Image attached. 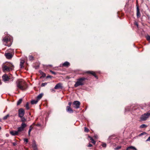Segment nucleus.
I'll return each instance as SVG.
<instances>
[{
    "mask_svg": "<svg viewBox=\"0 0 150 150\" xmlns=\"http://www.w3.org/2000/svg\"><path fill=\"white\" fill-rule=\"evenodd\" d=\"M16 83L17 88L22 90H25L26 83L23 80L21 79L18 80L17 81Z\"/></svg>",
    "mask_w": 150,
    "mask_h": 150,
    "instance_id": "1",
    "label": "nucleus"
},
{
    "mask_svg": "<svg viewBox=\"0 0 150 150\" xmlns=\"http://www.w3.org/2000/svg\"><path fill=\"white\" fill-rule=\"evenodd\" d=\"M87 79L85 77H81L77 79V81L74 85L75 87H76L79 86H82L84 84V81Z\"/></svg>",
    "mask_w": 150,
    "mask_h": 150,
    "instance_id": "2",
    "label": "nucleus"
},
{
    "mask_svg": "<svg viewBox=\"0 0 150 150\" xmlns=\"http://www.w3.org/2000/svg\"><path fill=\"white\" fill-rule=\"evenodd\" d=\"M3 41L4 45L6 46L10 47L11 44L9 38L7 37H5L3 39Z\"/></svg>",
    "mask_w": 150,
    "mask_h": 150,
    "instance_id": "3",
    "label": "nucleus"
},
{
    "mask_svg": "<svg viewBox=\"0 0 150 150\" xmlns=\"http://www.w3.org/2000/svg\"><path fill=\"white\" fill-rule=\"evenodd\" d=\"M8 65L10 67H8L6 66H4L3 68V71H9L10 69H12L14 68V66L12 64H9Z\"/></svg>",
    "mask_w": 150,
    "mask_h": 150,
    "instance_id": "4",
    "label": "nucleus"
},
{
    "mask_svg": "<svg viewBox=\"0 0 150 150\" xmlns=\"http://www.w3.org/2000/svg\"><path fill=\"white\" fill-rule=\"evenodd\" d=\"M27 126V125L25 123H22L21 125V126L18 127L17 131L19 133L23 131L25 128Z\"/></svg>",
    "mask_w": 150,
    "mask_h": 150,
    "instance_id": "5",
    "label": "nucleus"
},
{
    "mask_svg": "<svg viewBox=\"0 0 150 150\" xmlns=\"http://www.w3.org/2000/svg\"><path fill=\"white\" fill-rule=\"evenodd\" d=\"M73 107L76 109H78L79 108L80 103L78 101H75L73 103Z\"/></svg>",
    "mask_w": 150,
    "mask_h": 150,
    "instance_id": "6",
    "label": "nucleus"
},
{
    "mask_svg": "<svg viewBox=\"0 0 150 150\" xmlns=\"http://www.w3.org/2000/svg\"><path fill=\"white\" fill-rule=\"evenodd\" d=\"M150 115V113H149L144 114L142 115L141 117V120L142 121L145 120L148 118Z\"/></svg>",
    "mask_w": 150,
    "mask_h": 150,
    "instance_id": "7",
    "label": "nucleus"
},
{
    "mask_svg": "<svg viewBox=\"0 0 150 150\" xmlns=\"http://www.w3.org/2000/svg\"><path fill=\"white\" fill-rule=\"evenodd\" d=\"M25 114V111L23 108H20L18 110V116L19 117H23Z\"/></svg>",
    "mask_w": 150,
    "mask_h": 150,
    "instance_id": "8",
    "label": "nucleus"
},
{
    "mask_svg": "<svg viewBox=\"0 0 150 150\" xmlns=\"http://www.w3.org/2000/svg\"><path fill=\"white\" fill-rule=\"evenodd\" d=\"M4 55L6 58L8 59H11L13 56V55L10 52L6 53Z\"/></svg>",
    "mask_w": 150,
    "mask_h": 150,
    "instance_id": "9",
    "label": "nucleus"
},
{
    "mask_svg": "<svg viewBox=\"0 0 150 150\" xmlns=\"http://www.w3.org/2000/svg\"><path fill=\"white\" fill-rule=\"evenodd\" d=\"M55 89H62V84L61 83H59L57 84L54 87Z\"/></svg>",
    "mask_w": 150,
    "mask_h": 150,
    "instance_id": "10",
    "label": "nucleus"
},
{
    "mask_svg": "<svg viewBox=\"0 0 150 150\" xmlns=\"http://www.w3.org/2000/svg\"><path fill=\"white\" fill-rule=\"evenodd\" d=\"M32 147H33V150H38L36 143L35 141L34 140L33 141Z\"/></svg>",
    "mask_w": 150,
    "mask_h": 150,
    "instance_id": "11",
    "label": "nucleus"
},
{
    "mask_svg": "<svg viewBox=\"0 0 150 150\" xmlns=\"http://www.w3.org/2000/svg\"><path fill=\"white\" fill-rule=\"evenodd\" d=\"M2 78L4 81H8L10 79L9 77L6 74L2 76Z\"/></svg>",
    "mask_w": 150,
    "mask_h": 150,
    "instance_id": "12",
    "label": "nucleus"
},
{
    "mask_svg": "<svg viewBox=\"0 0 150 150\" xmlns=\"http://www.w3.org/2000/svg\"><path fill=\"white\" fill-rule=\"evenodd\" d=\"M86 73L92 75L93 76L96 78L98 79V78L97 76L96 75L95 72L92 71H88L86 72Z\"/></svg>",
    "mask_w": 150,
    "mask_h": 150,
    "instance_id": "13",
    "label": "nucleus"
},
{
    "mask_svg": "<svg viewBox=\"0 0 150 150\" xmlns=\"http://www.w3.org/2000/svg\"><path fill=\"white\" fill-rule=\"evenodd\" d=\"M10 134L13 136L18 135V132L17 131H12L10 132Z\"/></svg>",
    "mask_w": 150,
    "mask_h": 150,
    "instance_id": "14",
    "label": "nucleus"
},
{
    "mask_svg": "<svg viewBox=\"0 0 150 150\" xmlns=\"http://www.w3.org/2000/svg\"><path fill=\"white\" fill-rule=\"evenodd\" d=\"M66 110L67 112L70 113H72L73 112V111L70 108V106H67V107Z\"/></svg>",
    "mask_w": 150,
    "mask_h": 150,
    "instance_id": "15",
    "label": "nucleus"
},
{
    "mask_svg": "<svg viewBox=\"0 0 150 150\" xmlns=\"http://www.w3.org/2000/svg\"><path fill=\"white\" fill-rule=\"evenodd\" d=\"M137 16L138 18L140 17L141 16L139 9L138 6H137Z\"/></svg>",
    "mask_w": 150,
    "mask_h": 150,
    "instance_id": "16",
    "label": "nucleus"
},
{
    "mask_svg": "<svg viewBox=\"0 0 150 150\" xmlns=\"http://www.w3.org/2000/svg\"><path fill=\"white\" fill-rule=\"evenodd\" d=\"M70 65V63L68 62H65L62 64V67H67Z\"/></svg>",
    "mask_w": 150,
    "mask_h": 150,
    "instance_id": "17",
    "label": "nucleus"
},
{
    "mask_svg": "<svg viewBox=\"0 0 150 150\" xmlns=\"http://www.w3.org/2000/svg\"><path fill=\"white\" fill-rule=\"evenodd\" d=\"M21 118V121L22 122V123H25V122H26L27 120L26 119H25L24 117H20Z\"/></svg>",
    "mask_w": 150,
    "mask_h": 150,
    "instance_id": "18",
    "label": "nucleus"
},
{
    "mask_svg": "<svg viewBox=\"0 0 150 150\" xmlns=\"http://www.w3.org/2000/svg\"><path fill=\"white\" fill-rule=\"evenodd\" d=\"M43 93H41L39 94L37 96V100H40L42 97L43 96Z\"/></svg>",
    "mask_w": 150,
    "mask_h": 150,
    "instance_id": "19",
    "label": "nucleus"
},
{
    "mask_svg": "<svg viewBox=\"0 0 150 150\" xmlns=\"http://www.w3.org/2000/svg\"><path fill=\"white\" fill-rule=\"evenodd\" d=\"M24 63V60H22L21 61L20 66L21 68H22L23 67V64Z\"/></svg>",
    "mask_w": 150,
    "mask_h": 150,
    "instance_id": "20",
    "label": "nucleus"
},
{
    "mask_svg": "<svg viewBox=\"0 0 150 150\" xmlns=\"http://www.w3.org/2000/svg\"><path fill=\"white\" fill-rule=\"evenodd\" d=\"M129 149H132L133 150H137V149L134 147L132 146H130L128 147L127 149V150H128Z\"/></svg>",
    "mask_w": 150,
    "mask_h": 150,
    "instance_id": "21",
    "label": "nucleus"
},
{
    "mask_svg": "<svg viewBox=\"0 0 150 150\" xmlns=\"http://www.w3.org/2000/svg\"><path fill=\"white\" fill-rule=\"evenodd\" d=\"M38 101V100H32L31 101V103L32 104H36Z\"/></svg>",
    "mask_w": 150,
    "mask_h": 150,
    "instance_id": "22",
    "label": "nucleus"
},
{
    "mask_svg": "<svg viewBox=\"0 0 150 150\" xmlns=\"http://www.w3.org/2000/svg\"><path fill=\"white\" fill-rule=\"evenodd\" d=\"M89 137L90 139V140L91 141V142L93 144H95L96 143V141L95 140H94L93 138L91 137Z\"/></svg>",
    "mask_w": 150,
    "mask_h": 150,
    "instance_id": "23",
    "label": "nucleus"
},
{
    "mask_svg": "<svg viewBox=\"0 0 150 150\" xmlns=\"http://www.w3.org/2000/svg\"><path fill=\"white\" fill-rule=\"evenodd\" d=\"M22 100L21 98L17 102V105H19L22 102Z\"/></svg>",
    "mask_w": 150,
    "mask_h": 150,
    "instance_id": "24",
    "label": "nucleus"
},
{
    "mask_svg": "<svg viewBox=\"0 0 150 150\" xmlns=\"http://www.w3.org/2000/svg\"><path fill=\"white\" fill-rule=\"evenodd\" d=\"M33 128L32 127V126L31 125L30 126V127L29 129V131H28V135H30V132H31V130H32V129H33Z\"/></svg>",
    "mask_w": 150,
    "mask_h": 150,
    "instance_id": "25",
    "label": "nucleus"
},
{
    "mask_svg": "<svg viewBox=\"0 0 150 150\" xmlns=\"http://www.w3.org/2000/svg\"><path fill=\"white\" fill-rule=\"evenodd\" d=\"M25 108L27 110H28L29 109V103H28L27 102L25 105Z\"/></svg>",
    "mask_w": 150,
    "mask_h": 150,
    "instance_id": "26",
    "label": "nucleus"
},
{
    "mask_svg": "<svg viewBox=\"0 0 150 150\" xmlns=\"http://www.w3.org/2000/svg\"><path fill=\"white\" fill-rule=\"evenodd\" d=\"M147 127V126L145 124H142L140 126V128H144L146 127Z\"/></svg>",
    "mask_w": 150,
    "mask_h": 150,
    "instance_id": "27",
    "label": "nucleus"
},
{
    "mask_svg": "<svg viewBox=\"0 0 150 150\" xmlns=\"http://www.w3.org/2000/svg\"><path fill=\"white\" fill-rule=\"evenodd\" d=\"M9 116V114H7L5 116H4L3 118V119L4 120H6L7 119L8 117Z\"/></svg>",
    "mask_w": 150,
    "mask_h": 150,
    "instance_id": "28",
    "label": "nucleus"
},
{
    "mask_svg": "<svg viewBox=\"0 0 150 150\" xmlns=\"http://www.w3.org/2000/svg\"><path fill=\"white\" fill-rule=\"evenodd\" d=\"M146 38L147 40L150 41V36L149 35H147L146 36Z\"/></svg>",
    "mask_w": 150,
    "mask_h": 150,
    "instance_id": "29",
    "label": "nucleus"
},
{
    "mask_svg": "<svg viewBox=\"0 0 150 150\" xmlns=\"http://www.w3.org/2000/svg\"><path fill=\"white\" fill-rule=\"evenodd\" d=\"M29 58L30 60H33V57L31 55L29 56Z\"/></svg>",
    "mask_w": 150,
    "mask_h": 150,
    "instance_id": "30",
    "label": "nucleus"
},
{
    "mask_svg": "<svg viewBox=\"0 0 150 150\" xmlns=\"http://www.w3.org/2000/svg\"><path fill=\"white\" fill-rule=\"evenodd\" d=\"M47 84V83L45 82L44 83H42L41 85V86L42 87H43L45 86Z\"/></svg>",
    "mask_w": 150,
    "mask_h": 150,
    "instance_id": "31",
    "label": "nucleus"
},
{
    "mask_svg": "<svg viewBox=\"0 0 150 150\" xmlns=\"http://www.w3.org/2000/svg\"><path fill=\"white\" fill-rule=\"evenodd\" d=\"M102 146L103 147L105 148V147H106V144L105 143H103L102 144Z\"/></svg>",
    "mask_w": 150,
    "mask_h": 150,
    "instance_id": "32",
    "label": "nucleus"
},
{
    "mask_svg": "<svg viewBox=\"0 0 150 150\" xmlns=\"http://www.w3.org/2000/svg\"><path fill=\"white\" fill-rule=\"evenodd\" d=\"M88 131H89V130L88 129V128H86V127H85V128H84V131L85 132H88Z\"/></svg>",
    "mask_w": 150,
    "mask_h": 150,
    "instance_id": "33",
    "label": "nucleus"
},
{
    "mask_svg": "<svg viewBox=\"0 0 150 150\" xmlns=\"http://www.w3.org/2000/svg\"><path fill=\"white\" fill-rule=\"evenodd\" d=\"M146 134V133L145 132H143V133H141V134H140L139 135V136H142V135H144V134Z\"/></svg>",
    "mask_w": 150,
    "mask_h": 150,
    "instance_id": "34",
    "label": "nucleus"
},
{
    "mask_svg": "<svg viewBox=\"0 0 150 150\" xmlns=\"http://www.w3.org/2000/svg\"><path fill=\"white\" fill-rule=\"evenodd\" d=\"M50 71L53 74H54V75H56V72H54L53 71H52V70H50Z\"/></svg>",
    "mask_w": 150,
    "mask_h": 150,
    "instance_id": "35",
    "label": "nucleus"
},
{
    "mask_svg": "<svg viewBox=\"0 0 150 150\" xmlns=\"http://www.w3.org/2000/svg\"><path fill=\"white\" fill-rule=\"evenodd\" d=\"M121 148V146H117L116 148V150H118L119 149H120Z\"/></svg>",
    "mask_w": 150,
    "mask_h": 150,
    "instance_id": "36",
    "label": "nucleus"
},
{
    "mask_svg": "<svg viewBox=\"0 0 150 150\" xmlns=\"http://www.w3.org/2000/svg\"><path fill=\"white\" fill-rule=\"evenodd\" d=\"M24 142L27 143L28 142V140L27 139H24Z\"/></svg>",
    "mask_w": 150,
    "mask_h": 150,
    "instance_id": "37",
    "label": "nucleus"
},
{
    "mask_svg": "<svg viewBox=\"0 0 150 150\" xmlns=\"http://www.w3.org/2000/svg\"><path fill=\"white\" fill-rule=\"evenodd\" d=\"M92 145L91 144H89L88 145V147H92Z\"/></svg>",
    "mask_w": 150,
    "mask_h": 150,
    "instance_id": "38",
    "label": "nucleus"
},
{
    "mask_svg": "<svg viewBox=\"0 0 150 150\" xmlns=\"http://www.w3.org/2000/svg\"><path fill=\"white\" fill-rule=\"evenodd\" d=\"M12 144L14 146H15L16 145V143L15 142H14L12 143Z\"/></svg>",
    "mask_w": 150,
    "mask_h": 150,
    "instance_id": "39",
    "label": "nucleus"
},
{
    "mask_svg": "<svg viewBox=\"0 0 150 150\" xmlns=\"http://www.w3.org/2000/svg\"><path fill=\"white\" fill-rule=\"evenodd\" d=\"M150 141V136L147 139L146 141Z\"/></svg>",
    "mask_w": 150,
    "mask_h": 150,
    "instance_id": "40",
    "label": "nucleus"
},
{
    "mask_svg": "<svg viewBox=\"0 0 150 150\" xmlns=\"http://www.w3.org/2000/svg\"><path fill=\"white\" fill-rule=\"evenodd\" d=\"M52 77V76H51L48 75L47 76V78H51Z\"/></svg>",
    "mask_w": 150,
    "mask_h": 150,
    "instance_id": "41",
    "label": "nucleus"
},
{
    "mask_svg": "<svg viewBox=\"0 0 150 150\" xmlns=\"http://www.w3.org/2000/svg\"><path fill=\"white\" fill-rule=\"evenodd\" d=\"M71 102H69V103H68V104H69V106H70L71 105Z\"/></svg>",
    "mask_w": 150,
    "mask_h": 150,
    "instance_id": "42",
    "label": "nucleus"
},
{
    "mask_svg": "<svg viewBox=\"0 0 150 150\" xmlns=\"http://www.w3.org/2000/svg\"><path fill=\"white\" fill-rule=\"evenodd\" d=\"M135 24L136 26H137V27H138V23H137V22H136V23H135Z\"/></svg>",
    "mask_w": 150,
    "mask_h": 150,
    "instance_id": "43",
    "label": "nucleus"
},
{
    "mask_svg": "<svg viewBox=\"0 0 150 150\" xmlns=\"http://www.w3.org/2000/svg\"><path fill=\"white\" fill-rule=\"evenodd\" d=\"M36 125V126H40V125L39 124H37Z\"/></svg>",
    "mask_w": 150,
    "mask_h": 150,
    "instance_id": "44",
    "label": "nucleus"
},
{
    "mask_svg": "<svg viewBox=\"0 0 150 150\" xmlns=\"http://www.w3.org/2000/svg\"><path fill=\"white\" fill-rule=\"evenodd\" d=\"M48 66H50V67H52V66L51 65H48Z\"/></svg>",
    "mask_w": 150,
    "mask_h": 150,
    "instance_id": "45",
    "label": "nucleus"
},
{
    "mask_svg": "<svg viewBox=\"0 0 150 150\" xmlns=\"http://www.w3.org/2000/svg\"><path fill=\"white\" fill-rule=\"evenodd\" d=\"M52 91H54V92L55 91V90L54 89H52Z\"/></svg>",
    "mask_w": 150,
    "mask_h": 150,
    "instance_id": "46",
    "label": "nucleus"
},
{
    "mask_svg": "<svg viewBox=\"0 0 150 150\" xmlns=\"http://www.w3.org/2000/svg\"><path fill=\"white\" fill-rule=\"evenodd\" d=\"M11 50V49H9V50H8V52H10V50Z\"/></svg>",
    "mask_w": 150,
    "mask_h": 150,
    "instance_id": "47",
    "label": "nucleus"
},
{
    "mask_svg": "<svg viewBox=\"0 0 150 150\" xmlns=\"http://www.w3.org/2000/svg\"><path fill=\"white\" fill-rule=\"evenodd\" d=\"M1 127L0 126V130H1Z\"/></svg>",
    "mask_w": 150,
    "mask_h": 150,
    "instance_id": "48",
    "label": "nucleus"
}]
</instances>
